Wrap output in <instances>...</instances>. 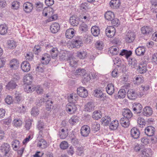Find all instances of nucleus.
Here are the masks:
<instances>
[{
  "mask_svg": "<svg viewBox=\"0 0 157 157\" xmlns=\"http://www.w3.org/2000/svg\"><path fill=\"white\" fill-rule=\"evenodd\" d=\"M120 122L122 126L124 128H127L130 124L129 120L125 117L122 118L120 120Z\"/></svg>",
  "mask_w": 157,
  "mask_h": 157,
  "instance_id": "obj_30",
  "label": "nucleus"
},
{
  "mask_svg": "<svg viewBox=\"0 0 157 157\" xmlns=\"http://www.w3.org/2000/svg\"><path fill=\"white\" fill-rule=\"evenodd\" d=\"M82 82L84 84H86V82L89 81L91 79L90 76L89 74H88L86 72L85 74L82 76Z\"/></svg>",
  "mask_w": 157,
  "mask_h": 157,
  "instance_id": "obj_50",
  "label": "nucleus"
},
{
  "mask_svg": "<svg viewBox=\"0 0 157 157\" xmlns=\"http://www.w3.org/2000/svg\"><path fill=\"white\" fill-rule=\"evenodd\" d=\"M24 90L27 93H29L34 91L35 90V89L31 85H27L25 86Z\"/></svg>",
  "mask_w": 157,
  "mask_h": 157,
  "instance_id": "obj_57",
  "label": "nucleus"
},
{
  "mask_svg": "<svg viewBox=\"0 0 157 157\" xmlns=\"http://www.w3.org/2000/svg\"><path fill=\"white\" fill-rule=\"evenodd\" d=\"M111 24L113 26L118 27L120 24V22L119 20L117 18H114L111 21Z\"/></svg>",
  "mask_w": 157,
  "mask_h": 157,
  "instance_id": "obj_63",
  "label": "nucleus"
},
{
  "mask_svg": "<svg viewBox=\"0 0 157 157\" xmlns=\"http://www.w3.org/2000/svg\"><path fill=\"white\" fill-rule=\"evenodd\" d=\"M59 135L61 139L65 138L67 136L68 132L67 129L65 130L64 128H61L59 131Z\"/></svg>",
  "mask_w": 157,
  "mask_h": 157,
  "instance_id": "obj_31",
  "label": "nucleus"
},
{
  "mask_svg": "<svg viewBox=\"0 0 157 157\" xmlns=\"http://www.w3.org/2000/svg\"><path fill=\"white\" fill-rule=\"evenodd\" d=\"M87 52L83 50H80L76 52V56L80 59H85L87 57Z\"/></svg>",
  "mask_w": 157,
  "mask_h": 157,
  "instance_id": "obj_25",
  "label": "nucleus"
},
{
  "mask_svg": "<svg viewBox=\"0 0 157 157\" xmlns=\"http://www.w3.org/2000/svg\"><path fill=\"white\" fill-rule=\"evenodd\" d=\"M91 128L94 132H98L100 130V125L98 122H94L92 124Z\"/></svg>",
  "mask_w": 157,
  "mask_h": 157,
  "instance_id": "obj_47",
  "label": "nucleus"
},
{
  "mask_svg": "<svg viewBox=\"0 0 157 157\" xmlns=\"http://www.w3.org/2000/svg\"><path fill=\"white\" fill-rule=\"evenodd\" d=\"M68 100L69 103H75L78 100L77 95L73 94H71L68 96Z\"/></svg>",
  "mask_w": 157,
  "mask_h": 157,
  "instance_id": "obj_39",
  "label": "nucleus"
},
{
  "mask_svg": "<svg viewBox=\"0 0 157 157\" xmlns=\"http://www.w3.org/2000/svg\"><path fill=\"white\" fill-rule=\"evenodd\" d=\"M78 94L82 98H86L88 95V92L87 90L83 87H80L77 89Z\"/></svg>",
  "mask_w": 157,
  "mask_h": 157,
  "instance_id": "obj_11",
  "label": "nucleus"
},
{
  "mask_svg": "<svg viewBox=\"0 0 157 157\" xmlns=\"http://www.w3.org/2000/svg\"><path fill=\"white\" fill-rule=\"evenodd\" d=\"M114 91L115 89L113 84L111 83L108 84L106 87L107 93L110 95H111L114 93Z\"/></svg>",
  "mask_w": 157,
  "mask_h": 157,
  "instance_id": "obj_28",
  "label": "nucleus"
},
{
  "mask_svg": "<svg viewBox=\"0 0 157 157\" xmlns=\"http://www.w3.org/2000/svg\"><path fill=\"white\" fill-rule=\"evenodd\" d=\"M153 30L151 27L149 26H144L141 28V33L144 35H147L149 34Z\"/></svg>",
  "mask_w": 157,
  "mask_h": 157,
  "instance_id": "obj_15",
  "label": "nucleus"
},
{
  "mask_svg": "<svg viewBox=\"0 0 157 157\" xmlns=\"http://www.w3.org/2000/svg\"><path fill=\"white\" fill-rule=\"evenodd\" d=\"M137 71L140 74H144L147 71V66L145 63H141L139 64L137 69Z\"/></svg>",
  "mask_w": 157,
  "mask_h": 157,
  "instance_id": "obj_17",
  "label": "nucleus"
},
{
  "mask_svg": "<svg viewBox=\"0 0 157 157\" xmlns=\"http://www.w3.org/2000/svg\"><path fill=\"white\" fill-rule=\"evenodd\" d=\"M44 123L41 121H40L38 122V124L37 125V128L39 130V134L41 136L43 134V130L44 127Z\"/></svg>",
  "mask_w": 157,
  "mask_h": 157,
  "instance_id": "obj_35",
  "label": "nucleus"
},
{
  "mask_svg": "<svg viewBox=\"0 0 157 157\" xmlns=\"http://www.w3.org/2000/svg\"><path fill=\"white\" fill-rule=\"evenodd\" d=\"M122 114L123 117L129 120L131 118L133 115L131 111L128 109H124L122 111Z\"/></svg>",
  "mask_w": 157,
  "mask_h": 157,
  "instance_id": "obj_19",
  "label": "nucleus"
},
{
  "mask_svg": "<svg viewBox=\"0 0 157 157\" xmlns=\"http://www.w3.org/2000/svg\"><path fill=\"white\" fill-rule=\"evenodd\" d=\"M90 131V127L87 125H85L82 127L80 129V133L82 136L86 137L88 136Z\"/></svg>",
  "mask_w": 157,
  "mask_h": 157,
  "instance_id": "obj_6",
  "label": "nucleus"
},
{
  "mask_svg": "<svg viewBox=\"0 0 157 157\" xmlns=\"http://www.w3.org/2000/svg\"><path fill=\"white\" fill-rule=\"evenodd\" d=\"M119 125L118 121L117 120H114L112 121L110 125V128L112 130L116 129Z\"/></svg>",
  "mask_w": 157,
  "mask_h": 157,
  "instance_id": "obj_44",
  "label": "nucleus"
},
{
  "mask_svg": "<svg viewBox=\"0 0 157 157\" xmlns=\"http://www.w3.org/2000/svg\"><path fill=\"white\" fill-rule=\"evenodd\" d=\"M113 62L115 64H116L118 67V68H119L121 63V59L118 57H117L113 59Z\"/></svg>",
  "mask_w": 157,
  "mask_h": 157,
  "instance_id": "obj_62",
  "label": "nucleus"
},
{
  "mask_svg": "<svg viewBox=\"0 0 157 157\" xmlns=\"http://www.w3.org/2000/svg\"><path fill=\"white\" fill-rule=\"evenodd\" d=\"M50 60V56L49 55L45 53L42 55L41 61L43 64H48Z\"/></svg>",
  "mask_w": 157,
  "mask_h": 157,
  "instance_id": "obj_24",
  "label": "nucleus"
},
{
  "mask_svg": "<svg viewBox=\"0 0 157 157\" xmlns=\"http://www.w3.org/2000/svg\"><path fill=\"white\" fill-rule=\"evenodd\" d=\"M111 121V118L109 116H105L101 119V122L105 125H109Z\"/></svg>",
  "mask_w": 157,
  "mask_h": 157,
  "instance_id": "obj_37",
  "label": "nucleus"
},
{
  "mask_svg": "<svg viewBox=\"0 0 157 157\" xmlns=\"http://www.w3.org/2000/svg\"><path fill=\"white\" fill-rule=\"evenodd\" d=\"M60 25L57 23H52L51 25L50 30L52 33H57L60 29Z\"/></svg>",
  "mask_w": 157,
  "mask_h": 157,
  "instance_id": "obj_18",
  "label": "nucleus"
},
{
  "mask_svg": "<svg viewBox=\"0 0 157 157\" xmlns=\"http://www.w3.org/2000/svg\"><path fill=\"white\" fill-rule=\"evenodd\" d=\"M92 118L95 120H98L101 118L102 117L101 112H99L98 111H94L93 113Z\"/></svg>",
  "mask_w": 157,
  "mask_h": 157,
  "instance_id": "obj_54",
  "label": "nucleus"
},
{
  "mask_svg": "<svg viewBox=\"0 0 157 157\" xmlns=\"http://www.w3.org/2000/svg\"><path fill=\"white\" fill-rule=\"evenodd\" d=\"M99 28L96 26H93L91 29V33L94 36H98L100 34Z\"/></svg>",
  "mask_w": 157,
  "mask_h": 157,
  "instance_id": "obj_33",
  "label": "nucleus"
},
{
  "mask_svg": "<svg viewBox=\"0 0 157 157\" xmlns=\"http://www.w3.org/2000/svg\"><path fill=\"white\" fill-rule=\"evenodd\" d=\"M14 101L15 102L20 104L22 101V98L21 94H16L14 97Z\"/></svg>",
  "mask_w": 157,
  "mask_h": 157,
  "instance_id": "obj_55",
  "label": "nucleus"
},
{
  "mask_svg": "<svg viewBox=\"0 0 157 157\" xmlns=\"http://www.w3.org/2000/svg\"><path fill=\"white\" fill-rule=\"evenodd\" d=\"M119 51V49L117 47L113 46L110 48L109 52L111 53L112 55H115L118 54Z\"/></svg>",
  "mask_w": 157,
  "mask_h": 157,
  "instance_id": "obj_43",
  "label": "nucleus"
},
{
  "mask_svg": "<svg viewBox=\"0 0 157 157\" xmlns=\"http://www.w3.org/2000/svg\"><path fill=\"white\" fill-rule=\"evenodd\" d=\"M142 157H149L152 155L151 150L150 149H144L141 151Z\"/></svg>",
  "mask_w": 157,
  "mask_h": 157,
  "instance_id": "obj_26",
  "label": "nucleus"
},
{
  "mask_svg": "<svg viewBox=\"0 0 157 157\" xmlns=\"http://www.w3.org/2000/svg\"><path fill=\"white\" fill-rule=\"evenodd\" d=\"M13 123L15 126L17 127H20L22 125V122L20 118H16L14 119Z\"/></svg>",
  "mask_w": 157,
  "mask_h": 157,
  "instance_id": "obj_53",
  "label": "nucleus"
},
{
  "mask_svg": "<svg viewBox=\"0 0 157 157\" xmlns=\"http://www.w3.org/2000/svg\"><path fill=\"white\" fill-rule=\"evenodd\" d=\"M135 84L138 85L144 82L143 76L141 75H139L135 78Z\"/></svg>",
  "mask_w": 157,
  "mask_h": 157,
  "instance_id": "obj_59",
  "label": "nucleus"
},
{
  "mask_svg": "<svg viewBox=\"0 0 157 157\" xmlns=\"http://www.w3.org/2000/svg\"><path fill=\"white\" fill-rule=\"evenodd\" d=\"M79 30L82 32H86L88 30V26L84 22H82L80 26Z\"/></svg>",
  "mask_w": 157,
  "mask_h": 157,
  "instance_id": "obj_58",
  "label": "nucleus"
},
{
  "mask_svg": "<svg viewBox=\"0 0 157 157\" xmlns=\"http://www.w3.org/2000/svg\"><path fill=\"white\" fill-rule=\"evenodd\" d=\"M21 67L23 71L27 72L30 69V65L28 61H24L22 62Z\"/></svg>",
  "mask_w": 157,
  "mask_h": 157,
  "instance_id": "obj_20",
  "label": "nucleus"
},
{
  "mask_svg": "<svg viewBox=\"0 0 157 157\" xmlns=\"http://www.w3.org/2000/svg\"><path fill=\"white\" fill-rule=\"evenodd\" d=\"M33 5L31 3L26 2L23 5V8L24 11L26 13H29L33 9Z\"/></svg>",
  "mask_w": 157,
  "mask_h": 157,
  "instance_id": "obj_13",
  "label": "nucleus"
},
{
  "mask_svg": "<svg viewBox=\"0 0 157 157\" xmlns=\"http://www.w3.org/2000/svg\"><path fill=\"white\" fill-rule=\"evenodd\" d=\"M78 18L75 16L73 15L70 17L69 22L73 26H77L78 24Z\"/></svg>",
  "mask_w": 157,
  "mask_h": 157,
  "instance_id": "obj_29",
  "label": "nucleus"
},
{
  "mask_svg": "<svg viewBox=\"0 0 157 157\" xmlns=\"http://www.w3.org/2000/svg\"><path fill=\"white\" fill-rule=\"evenodd\" d=\"M52 58L54 59L57 56L58 51L57 49L56 48H52L49 50Z\"/></svg>",
  "mask_w": 157,
  "mask_h": 157,
  "instance_id": "obj_52",
  "label": "nucleus"
},
{
  "mask_svg": "<svg viewBox=\"0 0 157 157\" xmlns=\"http://www.w3.org/2000/svg\"><path fill=\"white\" fill-rule=\"evenodd\" d=\"M140 130L137 128L134 127L132 128L130 131L131 136L134 139H137L140 136Z\"/></svg>",
  "mask_w": 157,
  "mask_h": 157,
  "instance_id": "obj_8",
  "label": "nucleus"
},
{
  "mask_svg": "<svg viewBox=\"0 0 157 157\" xmlns=\"http://www.w3.org/2000/svg\"><path fill=\"white\" fill-rule=\"evenodd\" d=\"M78 19L79 21L84 23L88 21L90 19V17L89 14L85 13L80 15L78 17Z\"/></svg>",
  "mask_w": 157,
  "mask_h": 157,
  "instance_id": "obj_27",
  "label": "nucleus"
},
{
  "mask_svg": "<svg viewBox=\"0 0 157 157\" xmlns=\"http://www.w3.org/2000/svg\"><path fill=\"white\" fill-rule=\"evenodd\" d=\"M86 71L84 69L78 68L74 71V74L75 75L82 76L85 74Z\"/></svg>",
  "mask_w": 157,
  "mask_h": 157,
  "instance_id": "obj_40",
  "label": "nucleus"
},
{
  "mask_svg": "<svg viewBox=\"0 0 157 157\" xmlns=\"http://www.w3.org/2000/svg\"><path fill=\"white\" fill-rule=\"evenodd\" d=\"M43 41L39 43L38 44L35 45L33 49V51L36 55H38L41 51L42 46L43 44Z\"/></svg>",
  "mask_w": 157,
  "mask_h": 157,
  "instance_id": "obj_32",
  "label": "nucleus"
},
{
  "mask_svg": "<svg viewBox=\"0 0 157 157\" xmlns=\"http://www.w3.org/2000/svg\"><path fill=\"white\" fill-rule=\"evenodd\" d=\"M10 145L7 143H4L1 147V152L5 157H10L12 154L10 151Z\"/></svg>",
  "mask_w": 157,
  "mask_h": 157,
  "instance_id": "obj_1",
  "label": "nucleus"
},
{
  "mask_svg": "<svg viewBox=\"0 0 157 157\" xmlns=\"http://www.w3.org/2000/svg\"><path fill=\"white\" fill-rule=\"evenodd\" d=\"M19 62L17 59H13L10 61L9 65L12 69L16 70L19 66Z\"/></svg>",
  "mask_w": 157,
  "mask_h": 157,
  "instance_id": "obj_16",
  "label": "nucleus"
},
{
  "mask_svg": "<svg viewBox=\"0 0 157 157\" xmlns=\"http://www.w3.org/2000/svg\"><path fill=\"white\" fill-rule=\"evenodd\" d=\"M95 106L93 102L87 103L84 106V110L88 112H90L94 109Z\"/></svg>",
  "mask_w": 157,
  "mask_h": 157,
  "instance_id": "obj_22",
  "label": "nucleus"
},
{
  "mask_svg": "<svg viewBox=\"0 0 157 157\" xmlns=\"http://www.w3.org/2000/svg\"><path fill=\"white\" fill-rule=\"evenodd\" d=\"M126 95V91L124 89H121L119 90L118 93V97L119 98H123Z\"/></svg>",
  "mask_w": 157,
  "mask_h": 157,
  "instance_id": "obj_60",
  "label": "nucleus"
},
{
  "mask_svg": "<svg viewBox=\"0 0 157 157\" xmlns=\"http://www.w3.org/2000/svg\"><path fill=\"white\" fill-rule=\"evenodd\" d=\"M116 33L115 28L112 26L108 27L105 29V33L106 36L112 38L115 35Z\"/></svg>",
  "mask_w": 157,
  "mask_h": 157,
  "instance_id": "obj_9",
  "label": "nucleus"
},
{
  "mask_svg": "<svg viewBox=\"0 0 157 157\" xmlns=\"http://www.w3.org/2000/svg\"><path fill=\"white\" fill-rule=\"evenodd\" d=\"M145 133L149 136H151L155 134V129L153 126H149L146 127L144 129Z\"/></svg>",
  "mask_w": 157,
  "mask_h": 157,
  "instance_id": "obj_10",
  "label": "nucleus"
},
{
  "mask_svg": "<svg viewBox=\"0 0 157 157\" xmlns=\"http://www.w3.org/2000/svg\"><path fill=\"white\" fill-rule=\"evenodd\" d=\"M142 106L140 103L135 102L133 104L132 109L134 113L138 114L142 112Z\"/></svg>",
  "mask_w": 157,
  "mask_h": 157,
  "instance_id": "obj_12",
  "label": "nucleus"
},
{
  "mask_svg": "<svg viewBox=\"0 0 157 157\" xmlns=\"http://www.w3.org/2000/svg\"><path fill=\"white\" fill-rule=\"evenodd\" d=\"M136 37L135 33L129 30L127 32L125 36V40L128 43H132Z\"/></svg>",
  "mask_w": 157,
  "mask_h": 157,
  "instance_id": "obj_3",
  "label": "nucleus"
},
{
  "mask_svg": "<svg viewBox=\"0 0 157 157\" xmlns=\"http://www.w3.org/2000/svg\"><path fill=\"white\" fill-rule=\"evenodd\" d=\"M146 52V48L144 46H139L135 50V53L138 56H142Z\"/></svg>",
  "mask_w": 157,
  "mask_h": 157,
  "instance_id": "obj_21",
  "label": "nucleus"
},
{
  "mask_svg": "<svg viewBox=\"0 0 157 157\" xmlns=\"http://www.w3.org/2000/svg\"><path fill=\"white\" fill-rule=\"evenodd\" d=\"M94 95L98 98H101L103 97L104 94L101 90L96 89L94 91Z\"/></svg>",
  "mask_w": 157,
  "mask_h": 157,
  "instance_id": "obj_56",
  "label": "nucleus"
},
{
  "mask_svg": "<svg viewBox=\"0 0 157 157\" xmlns=\"http://www.w3.org/2000/svg\"><path fill=\"white\" fill-rule=\"evenodd\" d=\"M37 146L42 149H44L47 147V143L46 141L44 139H41L37 144Z\"/></svg>",
  "mask_w": 157,
  "mask_h": 157,
  "instance_id": "obj_41",
  "label": "nucleus"
},
{
  "mask_svg": "<svg viewBox=\"0 0 157 157\" xmlns=\"http://www.w3.org/2000/svg\"><path fill=\"white\" fill-rule=\"evenodd\" d=\"M127 95L129 99L134 100L138 97H141L142 94H141L139 91H137L134 89H130L128 90Z\"/></svg>",
  "mask_w": 157,
  "mask_h": 157,
  "instance_id": "obj_2",
  "label": "nucleus"
},
{
  "mask_svg": "<svg viewBox=\"0 0 157 157\" xmlns=\"http://www.w3.org/2000/svg\"><path fill=\"white\" fill-rule=\"evenodd\" d=\"M66 111L69 114H73L76 111L77 107L75 104L69 103L66 105Z\"/></svg>",
  "mask_w": 157,
  "mask_h": 157,
  "instance_id": "obj_7",
  "label": "nucleus"
},
{
  "mask_svg": "<svg viewBox=\"0 0 157 157\" xmlns=\"http://www.w3.org/2000/svg\"><path fill=\"white\" fill-rule=\"evenodd\" d=\"M78 121L79 117L76 116H72L69 121V122L72 125L75 124V123L78 122Z\"/></svg>",
  "mask_w": 157,
  "mask_h": 157,
  "instance_id": "obj_48",
  "label": "nucleus"
},
{
  "mask_svg": "<svg viewBox=\"0 0 157 157\" xmlns=\"http://www.w3.org/2000/svg\"><path fill=\"white\" fill-rule=\"evenodd\" d=\"M16 79L11 80L6 85V89L9 90H12L17 88L18 86Z\"/></svg>",
  "mask_w": 157,
  "mask_h": 157,
  "instance_id": "obj_5",
  "label": "nucleus"
},
{
  "mask_svg": "<svg viewBox=\"0 0 157 157\" xmlns=\"http://www.w3.org/2000/svg\"><path fill=\"white\" fill-rule=\"evenodd\" d=\"M8 47L10 49H13L16 46V43L13 40H10L8 41Z\"/></svg>",
  "mask_w": 157,
  "mask_h": 157,
  "instance_id": "obj_49",
  "label": "nucleus"
},
{
  "mask_svg": "<svg viewBox=\"0 0 157 157\" xmlns=\"http://www.w3.org/2000/svg\"><path fill=\"white\" fill-rule=\"evenodd\" d=\"M68 147V143L66 141H62L60 145V147L62 149L64 150L66 149Z\"/></svg>",
  "mask_w": 157,
  "mask_h": 157,
  "instance_id": "obj_64",
  "label": "nucleus"
},
{
  "mask_svg": "<svg viewBox=\"0 0 157 157\" xmlns=\"http://www.w3.org/2000/svg\"><path fill=\"white\" fill-rule=\"evenodd\" d=\"M33 80V76L31 73L27 74L24 77V82L28 84H30Z\"/></svg>",
  "mask_w": 157,
  "mask_h": 157,
  "instance_id": "obj_36",
  "label": "nucleus"
},
{
  "mask_svg": "<svg viewBox=\"0 0 157 157\" xmlns=\"http://www.w3.org/2000/svg\"><path fill=\"white\" fill-rule=\"evenodd\" d=\"M67 60L68 61L69 63L70 66L72 67H74L77 63V61L76 59L72 57H69L68 59H67Z\"/></svg>",
  "mask_w": 157,
  "mask_h": 157,
  "instance_id": "obj_42",
  "label": "nucleus"
},
{
  "mask_svg": "<svg viewBox=\"0 0 157 157\" xmlns=\"http://www.w3.org/2000/svg\"><path fill=\"white\" fill-rule=\"evenodd\" d=\"M105 18L108 21H111L114 19L115 15L114 13L111 11H107L105 14Z\"/></svg>",
  "mask_w": 157,
  "mask_h": 157,
  "instance_id": "obj_34",
  "label": "nucleus"
},
{
  "mask_svg": "<svg viewBox=\"0 0 157 157\" xmlns=\"http://www.w3.org/2000/svg\"><path fill=\"white\" fill-rule=\"evenodd\" d=\"M120 0H111L109 3L110 6L111 8L117 9L121 5Z\"/></svg>",
  "mask_w": 157,
  "mask_h": 157,
  "instance_id": "obj_23",
  "label": "nucleus"
},
{
  "mask_svg": "<svg viewBox=\"0 0 157 157\" xmlns=\"http://www.w3.org/2000/svg\"><path fill=\"white\" fill-rule=\"evenodd\" d=\"M95 46L96 49L98 50H101L104 47V44L102 41L98 40L96 42Z\"/></svg>",
  "mask_w": 157,
  "mask_h": 157,
  "instance_id": "obj_51",
  "label": "nucleus"
},
{
  "mask_svg": "<svg viewBox=\"0 0 157 157\" xmlns=\"http://www.w3.org/2000/svg\"><path fill=\"white\" fill-rule=\"evenodd\" d=\"M142 113L144 116L149 117L152 114V109L150 106H146L144 108Z\"/></svg>",
  "mask_w": 157,
  "mask_h": 157,
  "instance_id": "obj_14",
  "label": "nucleus"
},
{
  "mask_svg": "<svg viewBox=\"0 0 157 157\" xmlns=\"http://www.w3.org/2000/svg\"><path fill=\"white\" fill-rule=\"evenodd\" d=\"M128 65L131 66L132 68H135L137 65V61L134 58H130L128 60Z\"/></svg>",
  "mask_w": 157,
  "mask_h": 157,
  "instance_id": "obj_45",
  "label": "nucleus"
},
{
  "mask_svg": "<svg viewBox=\"0 0 157 157\" xmlns=\"http://www.w3.org/2000/svg\"><path fill=\"white\" fill-rule=\"evenodd\" d=\"M45 102H46V109L48 110H49L53 108V106L52 104L53 102L52 101H50L49 100H47L46 101H45Z\"/></svg>",
  "mask_w": 157,
  "mask_h": 157,
  "instance_id": "obj_61",
  "label": "nucleus"
},
{
  "mask_svg": "<svg viewBox=\"0 0 157 157\" xmlns=\"http://www.w3.org/2000/svg\"><path fill=\"white\" fill-rule=\"evenodd\" d=\"M74 29H69L66 30L65 35L67 38L71 39L74 36Z\"/></svg>",
  "mask_w": 157,
  "mask_h": 157,
  "instance_id": "obj_38",
  "label": "nucleus"
},
{
  "mask_svg": "<svg viewBox=\"0 0 157 157\" xmlns=\"http://www.w3.org/2000/svg\"><path fill=\"white\" fill-rule=\"evenodd\" d=\"M8 27L5 24L0 25V34L1 35L5 34L7 32Z\"/></svg>",
  "mask_w": 157,
  "mask_h": 157,
  "instance_id": "obj_46",
  "label": "nucleus"
},
{
  "mask_svg": "<svg viewBox=\"0 0 157 157\" xmlns=\"http://www.w3.org/2000/svg\"><path fill=\"white\" fill-rule=\"evenodd\" d=\"M73 48H78L82 44V36H77L73 39L71 42Z\"/></svg>",
  "mask_w": 157,
  "mask_h": 157,
  "instance_id": "obj_4",
  "label": "nucleus"
}]
</instances>
